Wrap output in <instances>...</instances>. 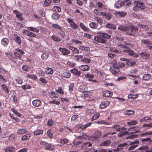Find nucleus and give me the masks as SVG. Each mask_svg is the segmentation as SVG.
I'll return each mask as SVG.
<instances>
[{"mask_svg": "<svg viewBox=\"0 0 152 152\" xmlns=\"http://www.w3.org/2000/svg\"><path fill=\"white\" fill-rule=\"evenodd\" d=\"M96 5L99 9L101 11H103L106 9L105 6L103 4L100 2H98L97 3Z\"/></svg>", "mask_w": 152, "mask_h": 152, "instance_id": "aec40b11", "label": "nucleus"}, {"mask_svg": "<svg viewBox=\"0 0 152 152\" xmlns=\"http://www.w3.org/2000/svg\"><path fill=\"white\" fill-rule=\"evenodd\" d=\"M61 75L63 77L68 78L70 77L71 74L69 72H65L62 74Z\"/></svg>", "mask_w": 152, "mask_h": 152, "instance_id": "de8ad7c7", "label": "nucleus"}, {"mask_svg": "<svg viewBox=\"0 0 152 152\" xmlns=\"http://www.w3.org/2000/svg\"><path fill=\"white\" fill-rule=\"evenodd\" d=\"M40 125L37 128L35 131L34 132V134L35 135H38L42 134L43 133V130L39 128Z\"/></svg>", "mask_w": 152, "mask_h": 152, "instance_id": "6ab92c4d", "label": "nucleus"}, {"mask_svg": "<svg viewBox=\"0 0 152 152\" xmlns=\"http://www.w3.org/2000/svg\"><path fill=\"white\" fill-rule=\"evenodd\" d=\"M89 26L91 28L95 29H100L101 28V26H99L98 23H95L94 22H91L89 24Z\"/></svg>", "mask_w": 152, "mask_h": 152, "instance_id": "1a4fd4ad", "label": "nucleus"}, {"mask_svg": "<svg viewBox=\"0 0 152 152\" xmlns=\"http://www.w3.org/2000/svg\"><path fill=\"white\" fill-rule=\"evenodd\" d=\"M15 38L14 40L15 42L17 43L19 45H20L21 43V40L20 37L17 34H15L14 35Z\"/></svg>", "mask_w": 152, "mask_h": 152, "instance_id": "4be33fe9", "label": "nucleus"}, {"mask_svg": "<svg viewBox=\"0 0 152 152\" xmlns=\"http://www.w3.org/2000/svg\"><path fill=\"white\" fill-rule=\"evenodd\" d=\"M140 141L145 142H152V140H151L150 138H147L142 139Z\"/></svg>", "mask_w": 152, "mask_h": 152, "instance_id": "338daca9", "label": "nucleus"}, {"mask_svg": "<svg viewBox=\"0 0 152 152\" xmlns=\"http://www.w3.org/2000/svg\"><path fill=\"white\" fill-rule=\"evenodd\" d=\"M106 27L107 28H112L113 29H115L116 28V27L115 25L113 24H111L110 23L107 24L106 25Z\"/></svg>", "mask_w": 152, "mask_h": 152, "instance_id": "8fccbe9b", "label": "nucleus"}, {"mask_svg": "<svg viewBox=\"0 0 152 152\" xmlns=\"http://www.w3.org/2000/svg\"><path fill=\"white\" fill-rule=\"evenodd\" d=\"M113 93L111 91H105L102 93V95L103 96L108 97L112 96Z\"/></svg>", "mask_w": 152, "mask_h": 152, "instance_id": "412c9836", "label": "nucleus"}, {"mask_svg": "<svg viewBox=\"0 0 152 152\" xmlns=\"http://www.w3.org/2000/svg\"><path fill=\"white\" fill-rule=\"evenodd\" d=\"M114 14L117 18H120L125 16L127 12L124 11H115Z\"/></svg>", "mask_w": 152, "mask_h": 152, "instance_id": "6e6552de", "label": "nucleus"}, {"mask_svg": "<svg viewBox=\"0 0 152 152\" xmlns=\"http://www.w3.org/2000/svg\"><path fill=\"white\" fill-rule=\"evenodd\" d=\"M32 104L34 106L37 107H39L42 105L41 102L38 99H35L33 101Z\"/></svg>", "mask_w": 152, "mask_h": 152, "instance_id": "ddd939ff", "label": "nucleus"}, {"mask_svg": "<svg viewBox=\"0 0 152 152\" xmlns=\"http://www.w3.org/2000/svg\"><path fill=\"white\" fill-rule=\"evenodd\" d=\"M54 148V147L51 144L47 143V145H46L45 149L46 150L52 151Z\"/></svg>", "mask_w": 152, "mask_h": 152, "instance_id": "a19ab883", "label": "nucleus"}, {"mask_svg": "<svg viewBox=\"0 0 152 152\" xmlns=\"http://www.w3.org/2000/svg\"><path fill=\"white\" fill-rule=\"evenodd\" d=\"M51 38L55 42H59L61 41V39L58 37L56 35H53L51 36Z\"/></svg>", "mask_w": 152, "mask_h": 152, "instance_id": "e433bc0d", "label": "nucleus"}, {"mask_svg": "<svg viewBox=\"0 0 152 152\" xmlns=\"http://www.w3.org/2000/svg\"><path fill=\"white\" fill-rule=\"evenodd\" d=\"M82 142L80 141H74L73 142V146L74 147H76L78 145L81 143Z\"/></svg>", "mask_w": 152, "mask_h": 152, "instance_id": "13d9d810", "label": "nucleus"}, {"mask_svg": "<svg viewBox=\"0 0 152 152\" xmlns=\"http://www.w3.org/2000/svg\"><path fill=\"white\" fill-rule=\"evenodd\" d=\"M79 68L84 71H88L90 69L89 66L87 65H82L79 66Z\"/></svg>", "mask_w": 152, "mask_h": 152, "instance_id": "5701e85b", "label": "nucleus"}, {"mask_svg": "<svg viewBox=\"0 0 152 152\" xmlns=\"http://www.w3.org/2000/svg\"><path fill=\"white\" fill-rule=\"evenodd\" d=\"M151 77V75L150 74L147 73L144 74L142 76V79L145 81L149 80Z\"/></svg>", "mask_w": 152, "mask_h": 152, "instance_id": "393cba45", "label": "nucleus"}, {"mask_svg": "<svg viewBox=\"0 0 152 152\" xmlns=\"http://www.w3.org/2000/svg\"><path fill=\"white\" fill-rule=\"evenodd\" d=\"M111 143L110 140H107L101 143L99 145V146H107L109 145Z\"/></svg>", "mask_w": 152, "mask_h": 152, "instance_id": "b1692460", "label": "nucleus"}, {"mask_svg": "<svg viewBox=\"0 0 152 152\" xmlns=\"http://www.w3.org/2000/svg\"><path fill=\"white\" fill-rule=\"evenodd\" d=\"M87 87L86 86L84 85H81L79 88V89L80 91L83 92L85 91L86 90Z\"/></svg>", "mask_w": 152, "mask_h": 152, "instance_id": "09e8293b", "label": "nucleus"}, {"mask_svg": "<svg viewBox=\"0 0 152 152\" xmlns=\"http://www.w3.org/2000/svg\"><path fill=\"white\" fill-rule=\"evenodd\" d=\"M126 26H125L124 25H120L118 28V29L121 31H126Z\"/></svg>", "mask_w": 152, "mask_h": 152, "instance_id": "c03bdc74", "label": "nucleus"}, {"mask_svg": "<svg viewBox=\"0 0 152 152\" xmlns=\"http://www.w3.org/2000/svg\"><path fill=\"white\" fill-rule=\"evenodd\" d=\"M67 64L68 66L71 67H74L75 65V63L71 62L69 61H68L67 62Z\"/></svg>", "mask_w": 152, "mask_h": 152, "instance_id": "69168bd1", "label": "nucleus"}, {"mask_svg": "<svg viewBox=\"0 0 152 152\" xmlns=\"http://www.w3.org/2000/svg\"><path fill=\"white\" fill-rule=\"evenodd\" d=\"M56 91L57 93L60 94H64V92L63 91V90L62 89V88L61 87H59L58 88V89L57 90H56Z\"/></svg>", "mask_w": 152, "mask_h": 152, "instance_id": "774afa93", "label": "nucleus"}, {"mask_svg": "<svg viewBox=\"0 0 152 152\" xmlns=\"http://www.w3.org/2000/svg\"><path fill=\"white\" fill-rule=\"evenodd\" d=\"M48 125L49 126H52L55 124V122L51 119H49L47 122Z\"/></svg>", "mask_w": 152, "mask_h": 152, "instance_id": "6e6d98bb", "label": "nucleus"}, {"mask_svg": "<svg viewBox=\"0 0 152 152\" xmlns=\"http://www.w3.org/2000/svg\"><path fill=\"white\" fill-rule=\"evenodd\" d=\"M111 36L105 33H98L97 36L94 37V39L98 42L102 43H104L106 42V41L103 39H109L110 38Z\"/></svg>", "mask_w": 152, "mask_h": 152, "instance_id": "f257e3e1", "label": "nucleus"}, {"mask_svg": "<svg viewBox=\"0 0 152 152\" xmlns=\"http://www.w3.org/2000/svg\"><path fill=\"white\" fill-rule=\"evenodd\" d=\"M134 7L133 8V10L136 12L139 11V8L143 10L145 7V4L139 1H135L134 2Z\"/></svg>", "mask_w": 152, "mask_h": 152, "instance_id": "20e7f679", "label": "nucleus"}, {"mask_svg": "<svg viewBox=\"0 0 152 152\" xmlns=\"http://www.w3.org/2000/svg\"><path fill=\"white\" fill-rule=\"evenodd\" d=\"M28 30L30 31H32L35 32L36 33H38L39 31V30L37 29V28H35L33 27L30 26L27 27Z\"/></svg>", "mask_w": 152, "mask_h": 152, "instance_id": "2f4dec72", "label": "nucleus"}, {"mask_svg": "<svg viewBox=\"0 0 152 152\" xmlns=\"http://www.w3.org/2000/svg\"><path fill=\"white\" fill-rule=\"evenodd\" d=\"M21 138L22 141H26L29 139L31 137V135L28 133L27 134H25Z\"/></svg>", "mask_w": 152, "mask_h": 152, "instance_id": "a878e982", "label": "nucleus"}, {"mask_svg": "<svg viewBox=\"0 0 152 152\" xmlns=\"http://www.w3.org/2000/svg\"><path fill=\"white\" fill-rule=\"evenodd\" d=\"M110 72L114 75L118 74L119 71V69L112 68V67L110 68Z\"/></svg>", "mask_w": 152, "mask_h": 152, "instance_id": "c85d7f7f", "label": "nucleus"}, {"mask_svg": "<svg viewBox=\"0 0 152 152\" xmlns=\"http://www.w3.org/2000/svg\"><path fill=\"white\" fill-rule=\"evenodd\" d=\"M70 72L73 74L79 76L80 75V71H78V70L76 68H74L70 70Z\"/></svg>", "mask_w": 152, "mask_h": 152, "instance_id": "cd10ccee", "label": "nucleus"}, {"mask_svg": "<svg viewBox=\"0 0 152 152\" xmlns=\"http://www.w3.org/2000/svg\"><path fill=\"white\" fill-rule=\"evenodd\" d=\"M80 26L83 30L85 31H89V29L83 23H80L79 24Z\"/></svg>", "mask_w": 152, "mask_h": 152, "instance_id": "72a5a7b5", "label": "nucleus"}, {"mask_svg": "<svg viewBox=\"0 0 152 152\" xmlns=\"http://www.w3.org/2000/svg\"><path fill=\"white\" fill-rule=\"evenodd\" d=\"M94 19L97 22L98 24L99 23L100 25V26H101V24L103 23V21L102 19L98 17H95Z\"/></svg>", "mask_w": 152, "mask_h": 152, "instance_id": "603ef678", "label": "nucleus"}, {"mask_svg": "<svg viewBox=\"0 0 152 152\" xmlns=\"http://www.w3.org/2000/svg\"><path fill=\"white\" fill-rule=\"evenodd\" d=\"M110 104V102L109 101H104L102 102L99 106V108L103 109L108 106Z\"/></svg>", "mask_w": 152, "mask_h": 152, "instance_id": "a211bd4d", "label": "nucleus"}, {"mask_svg": "<svg viewBox=\"0 0 152 152\" xmlns=\"http://www.w3.org/2000/svg\"><path fill=\"white\" fill-rule=\"evenodd\" d=\"M100 11H101L99 9H95L94 10V13L99 16H102L103 14V12H100Z\"/></svg>", "mask_w": 152, "mask_h": 152, "instance_id": "37998d69", "label": "nucleus"}, {"mask_svg": "<svg viewBox=\"0 0 152 152\" xmlns=\"http://www.w3.org/2000/svg\"><path fill=\"white\" fill-rule=\"evenodd\" d=\"M151 120V116H146L145 117H144L142 119L140 120V122H147L149 120Z\"/></svg>", "mask_w": 152, "mask_h": 152, "instance_id": "c9c22d12", "label": "nucleus"}, {"mask_svg": "<svg viewBox=\"0 0 152 152\" xmlns=\"http://www.w3.org/2000/svg\"><path fill=\"white\" fill-rule=\"evenodd\" d=\"M125 38V37L123 36H121L120 37H116L115 39L116 40H117L118 41H124L125 40L124 38Z\"/></svg>", "mask_w": 152, "mask_h": 152, "instance_id": "0e129e2a", "label": "nucleus"}, {"mask_svg": "<svg viewBox=\"0 0 152 152\" xmlns=\"http://www.w3.org/2000/svg\"><path fill=\"white\" fill-rule=\"evenodd\" d=\"M141 42L142 44L146 45H151L152 42L148 39H142L141 40Z\"/></svg>", "mask_w": 152, "mask_h": 152, "instance_id": "3c124183", "label": "nucleus"}, {"mask_svg": "<svg viewBox=\"0 0 152 152\" xmlns=\"http://www.w3.org/2000/svg\"><path fill=\"white\" fill-rule=\"evenodd\" d=\"M9 42V40L7 38H4L1 40V45L5 47H6L8 45Z\"/></svg>", "mask_w": 152, "mask_h": 152, "instance_id": "f8f14e48", "label": "nucleus"}, {"mask_svg": "<svg viewBox=\"0 0 152 152\" xmlns=\"http://www.w3.org/2000/svg\"><path fill=\"white\" fill-rule=\"evenodd\" d=\"M123 52L124 53H127L129 55L135 58H137L139 56L138 53H135L132 50H124L123 51Z\"/></svg>", "mask_w": 152, "mask_h": 152, "instance_id": "0eeeda50", "label": "nucleus"}, {"mask_svg": "<svg viewBox=\"0 0 152 152\" xmlns=\"http://www.w3.org/2000/svg\"><path fill=\"white\" fill-rule=\"evenodd\" d=\"M53 10L56 12H60L61 11V9L60 7L55 6L53 8Z\"/></svg>", "mask_w": 152, "mask_h": 152, "instance_id": "49530a36", "label": "nucleus"}, {"mask_svg": "<svg viewBox=\"0 0 152 152\" xmlns=\"http://www.w3.org/2000/svg\"><path fill=\"white\" fill-rule=\"evenodd\" d=\"M112 128L115 129L117 132H120L118 134V136L120 137L127 134L128 132L126 130V129L124 127L121 128L118 124H116L112 127Z\"/></svg>", "mask_w": 152, "mask_h": 152, "instance_id": "f03ea898", "label": "nucleus"}, {"mask_svg": "<svg viewBox=\"0 0 152 152\" xmlns=\"http://www.w3.org/2000/svg\"><path fill=\"white\" fill-rule=\"evenodd\" d=\"M22 88L24 90H26L28 89H30L31 87L29 85H24L22 86Z\"/></svg>", "mask_w": 152, "mask_h": 152, "instance_id": "bf43d9fd", "label": "nucleus"}, {"mask_svg": "<svg viewBox=\"0 0 152 152\" xmlns=\"http://www.w3.org/2000/svg\"><path fill=\"white\" fill-rule=\"evenodd\" d=\"M15 148L13 147H9L4 149L5 152H13L15 151Z\"/></svg>", "mask_w": 152, "mask_h": 152, "instance_id": "ea45409f", "label": "nucleus"}, {"mask_svg": "<svg viewBox=\"0 0 152 152\" xmlns=\"http://www.w3.org/2000/svg\"><path fill=\"white\" fill-rule=\"evenodd\" d=\"M79 61L84 64H88L90 62L91 60L90 58H82Z\"/></svg>", "mask_w": 152, "mask_h": 152, "instance_id": "79ce46f5", "label": "nucleus"}, {"mask_svg": "<svg viewBox=\"0 0 152 152\" xmlns=\"http://www.w3.org/2000/svg\"><path fill=\"white\" fill-rule=\"evenodd\" d=\"M17 133L18 135H23L28 133V131L24 128L18 129L17 132Z\"/></svg>", "mask_w": 152, "mask_h": 152, "instance_id": "dca6fc26", "label": "nucleus"}, {"mask_svg": "<svg viewBox=\"0 0 152 152\" xmlns=\"http://www.w3.org/2000/svg\"><path fill=\"white\" fill-rule=\"evenodd\" d=\"M66 20L69 24L70 27L72 28L77 29L79 28L78 25L75 23L72 19L68 18L66 19Z\"/></svg>", "mask_w": 152, "mask_h": 152, "instance_id": "423d86ee", "label": "nucleus"}, {"mask_svg": "<svg viewBox=\"0 0 152 152\" xmlns=\"http://www.w3.org/2000/svg\"><path fill=\"white\" fill-rule=\"evenodd\" d=\"M138 30V28L137 26L129 25L126 26V32L128 34L132 35Z\"/></svg>", "mask_w": 152, "mask_h": 152, "instance_id": "7ed1b4c3", "label": "nucleus"}, {"mask_svg": "<svg viewBox=\"0 0 152 152\" xmlns=\"http://www.w3.org/2000/svg\"><path fill=\"white\" fill-rule=\"evenodd\" d=\"M140 128L138 126H136L130 128L129 129H128V130L131 129L132 131L133 132L130 133L131 134L138 133L140 132Z\"/></svg>", "mask_w": 152, "mask_h": 152, "instance_id": "4468645a", "label": "nucleus"}, {"mask_svg": "<svg viewBox=\"0 0 152 152\" xmlns=\"http://www.w3.org/2000/svg\"><path fill=\"white\" fill-rule=\"evenodd\" d=\"M83 58V56L82 55H75L74 56V59L77 61H79L80 59Z\"/></svg>", "mask_w": 152, "mask_h": 152, "instance_id": "4d7b16f0", "label": "nucleus"}, {"mask_svg": "<svg viewBox=\"0 0 152 152\" xmlns=\"http://www.w3.org/2000/svg\"><path fill=\"white\" fill-rule=\"evenodd\" d=\"M114 6L115 8H118L123 7L122 1H118L115 3Z\"/></svg>", "mask_w": 152, "mask_h": 152, "instance_id": "bb28decb", "label": "nucleus"}, {"mask_svg": "<svg viewBox=\"0 0 152 152\" xmlns=\"http://www.w3.org/2000/svg\"><path fill=\"white\" fill-rule=\"evenodd\" d=\"M13 13L14 14H16V17L20 20H23L22 15L21 12L17 10H14L13 11Z\"/></svg>", "mask_w": 152, "mask_h": 152, "instance_id": "9d476101", "label": "nucleus"}, {"mask_svg": "<svg viewBox=\"0 0 152 152\" xmlns=\"http://www.w3.org/2000/svg\"><path fill=\"white\" fill-rule=\"evenodd\" d=\"M124 114L128 115H132L134 114V111L131 110H126L124 112Z\"/></svg>", "mask_w": 152, "mask_h": 152, "instance_id": "58836bf2", "label": "nucleus"}, {"mask_svg": "<svg viewBox=\"0 0 152 152\" xmlns=\"http://www.w3.org/2000/svg\"><path fill=\"white\" fill-rule=\"evenodd\" d=\"M79 117V116L78 115H74L72 116L71 120L73 121L74 122H75L78 121Z\"/></svg>", "mask_w": 152, "mask_h": 152, "instance_id": "4c0bfd02", "label": "nucleus"}, {"mask_svg": "<svg viewBox=\"0 0 152 152\" xmlns=\"http://www.w3.org/2000/svg\"><path fill=\"white\" fill-rule=\"evenodd\" d=\"M49 56L48 54L46 52L43 53L41 56V58L43 60H46L47 59Z\"/></svg>", "mask_w": 152, "mask_h": 152, "instance_id": "a18cd8bd", "label": "nucleus"}, {"mask_svg": "<svg viewBox=\"0 0 152 152\" xmlns=\"http://www.w3.org/2000/svg\"><path fill=\"white\" fill-rule=\"evenodd\" d=\"M100 115L99 113H97L96 114H95L93 116L91 120L93 121V120H96L99 117Z\"/></svg>", "mask_w": 152, "mask_h": 152, "instance_id": "052dcab7", "label": "nucleus"}, {"mask_svg": "<svg viewBox=\"0 0 152 152\" xmlns=\"http://www.w3.org/2000/svg\"><path fill=\"white\" fill-rule=\"evenodd\" d=\"M68 142V140L66 138L61 139L60 141V142L62 144L61 145L66 144Z\"/></svg>", "mask_w": 152, "mask_h": 152, "instance_id": "5fc2aeb1", "label": "nucleus"}, {"mask_svg": "<svg viewBox=\"0 0 152 152\" xmlns=\"http://www.w3.org/2000/svg\"><path fill=\"white\" fill-rule=\"evenodd\" d=\"M58 50L64 55H66L70 53V51L65 48H59Z\"/></svg>", "mask_w": 152, "mask_h": 152, "instance_id": "2eb2a0df", "label": "nucleus"}, {"mask_svg": "<svg viewBox=\"0 0 152 152\" xmlns=\"http://www.w3.org/2000/svg\"><path fill=\"white\" fill-rule=\"evenodd\" d=\"M76 138L77 139H86L87 138V136L84 133H82L80 134V135L77 136Z\"/></svg>", "mask_w": 152, "mask_h": 152, "instance_id": "c756f323", "label": "nucleus"}, {"mask_svg": "<svg viewBox=\"0 0 152 152\" xmlns=\"http://www.w3.org/2000/svg\"><path fill=\"white\" fill-rule=\"evenodd\" d=\"M45 72L47 74H52L53 72V70L50 67H46L45 69Z\"/></svg>", "mask_w": 152, "mask_h": 152, "instance_id": "f704fd0d", "label": "nucleus"}, {"mask_svg": "<svg viewBox=\"0 0 152 152\" xmlns=\"http://www.w3.org/2000/svg\"><path fill=\"white\" fill-rule=\"evenodd\" d=\"M59 17V16L56 13H53L52 15V18L54 20H56L58 19Z\"/></svg>", "mask_w": 152, "mask_h": 152, "instance_id": "e2e57ef3", "label": "nucleus"}, {"mask_svg": "<svg viewBox=\"0 0 152 152\" xmlns=\"http://www.w3.org/2000/svg\"><path fill=\"white\" fill-rule=\"evenodd\" d=\"M101 133L100 131H97L95 132L94 135L95 136L96 138H97L98 139L101 136Z\"/></svg>", "mask_w": 152, "mask_h": 152, "instance_id": "680f3d73", "label": "nucleus"}, {"mask_svg": "<svg viewBox=\"0 0 152 152\" xmlns=\"http://www.w3.org/2000/svg\"><path fill=\"white\" fill-rule=\"evenodd\" d=\"M138 55L144 59H148L150 56L149 53L145 52L140 53Z\"/></svg>", "mask_w": 152, "mask_h": 152, "instance_id": "9b49d317", "label": "nucleus"}, {"mask_svg": "<svg viewBox=\"0 0 152 152\" xmlns=\"http://www.w3.org/2000/svg\"><path fill=\"white\" fill-rule=\"evenodd\" d=\"M52 0H45L44 2V4L45 7H48L49 6Z\"/></svg>", "mask_w": 152, "mask_h": 152, "instance_id": "864d4df0", "label": "nucleus"}, {"mask_svg": "<svg viewBox=\"0 0 152 152\" xmlns=\"http://www.w3.org/2000/svg\"><path fill=\"white\" fill-rule=\"evenodd\" d=\"M123 6H127L131 5V2L129 0H124L122 1Z\"/></svg>", "mask_w": 152, "mask_h": 152, "instance_id": "473e14b6", "label": "nucleus"}, {"mask_svg": "<svg viewBox=\"0 0 152 152\" xmlns=\"http://www.w3.org/2000/svg\"><path fill=\"white\" fill-rule=\"evenodd\" d=\"M52 26L53 28L58 29L59 31L58 33L62 37H64L65 36V32L63 31V28L62 27L56 24H53Z\"/></svg>", "mask_w": 152, "mask_h": 152, "instance_id": "39448f33", "label": "nucleus"}, {"mask_svg": "<svg viewBox=\"0 0 152 152\" xmlns=\"http://www.w3.org/2000/svg\"><path fill=\"white\" fill-rule=\"evenodd\" d=\"M127 145L126 143H124L118 145L117 146V149L118 151L123 148Z\"/></svg>", "mask_w": 152, "mask_h": 152, "instance_id": "7c9ffc66", "label": "nucleus"}, {"mask_svg": "<svg viewBox=\"0 0 152 152\" xmlns=\"http://www.w3.org/2000/svg\"><path fill=\"white\" fill-rule=\"evenodd\" d=\"M112 15L110 13H106L103 12V14L102 15V16L104 17L107 20H110L112 17Z\"/></svg>", "mask_w": 152, "mask_h": 152, "instance_id": "f3484780", "label": "nucleus"}]
</instances>
